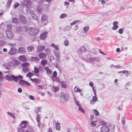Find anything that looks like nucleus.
<instances>
[{
    "label": "nucleus",
    "mask_w": 132,
    "mask_h": 132,
    "mask_svg": "<svg viewBox=\"0 0 132 132\" xmlns=\"http://www.w3.org/2000/svg\"><path fill=\"white\" fill-rule=\"evenodd\" d=\"M7 80L13 81L14 80L15 82H17L19 80L22 79L23 78L22 76L20 75L17 76H14L13 75L9 74L6 75L5 77Z\"/></svg>",
    "instance_id": "1"
},
{
    "label": "nucleus",
    "mask_w": 132,
    "mask_h": 132,
    "mask_svg": "<svg viewBox=\"0 0 132 132\" xmlns=\"http://www.w3.org/2000/svg\"><path fill=\"white\" fill-rule=\"evenodd\" d=\"M114 125L111 123L109 124L107 126H104L101 128L102 132H110L114 129Z\"/></svg>",
    "instance_id": "2"
},
{
    "label": "nucleus",
    "mask_w": 132,
    "mask_h": 132,
    "mask_svg": "<svg viewBox=\"0 0 132 132\" xmlns=\"http://www.w3.org/2000/svg\"><path fill=\"white\" fill-rule=\"evenodd\" d=\"M40 30L36 28L30 27L29 31V34L32 36H35L39 33Z\"/></svg>",
    "instance_id": "3"
},
{
    "label": "nucleus",
    "mask_w": 132,
    "mask_h": 132,
    "mask_svg": "<svg viewBox=\"0 0 132 132\" xmlns=\"http://www.w3.org/2000/svg\"><path fill=\"white\" fill-rule=\"evenodd\" d=\"M38 4H39L37 8V11L38 13H40L42 12L43 10L42 4L44 2L42 0H38Z\"/></svg>",
    "instance_id": "4"
},
{
    "label": "nucleus",
    "mask_w": 132,
    "mask_h": 132,
    "mask_svg": "<svg viewBox=\"0 0 132 132\" xmlns=\"http://www.w3.org/2000/svg\"><path fill=\"white\" fill-rule=\"evenodd\" d=\"M48 17L45 15H43L41 18V23L42 26H45L48 22Z\"/></svg>",
    "instance_id": "5"
},
{
    "label": "nucleus",
    "mask_w": 132,
    "mask_h": 132,
    "mask_svg": "<svg viewBox=\"0 0 132 132\" xmlns=\"http://www.w3.org/2000/svg\"><path fill=\"white\" fill-rule=\"evenodd\" d=\"M22 5L24 6H26L27 8H31L32 7V3L29 0H24Z\"/></svg>",
    "instance_id": "6"
},
{
    "label": "nucleus",
    "mask_w": 132,
    "mask_h": 132,
    "mask_svg": "<svg viewBox=\"0 0 132 132\" xmlns=\"http://www.w3.org/2000/svg\"><path fill=\"white\" fill-rule=\"evenodd\" d=\"M21 65L23 67L22 70L24 73L29 71V69L27 67L29 65V63L26 62L22 64Z\"/></svg>",
    "instance_id": "7"
},
{
    "label": "nucleus",
    "mask_w": 132,
    "mask_h": 132,
    "mask_svg": "<svg viewBox=\"0 0 132 132\" xmlns=\"http://www.w3.org/2000/svg\"><path fill=\"white\" fill-rule=\"evenodd\" d=\"M9 65L13 67L19 66L21 64V63L18 61L13 60L9 63Z\"/></svg>",
    "instance_id": "8"
},
{
    "label": "nucleus",
    "mask_w": 132,
    "mask_h": 132,
    "mask_svg": "<svg viewBox=\"0 0 132 132\" xmlns=\"http://www.w3.org/2000/svg\"><path fill=\"white\" fill-rule=\"evenodd\" d=\"M17 51L16 48L15 47H11L10 50L8 52V54L10 55L15 54Z\"/></svg>",
    "instance_id": "9"
},
{
    "label": "nucleus",
    "mask_w": 132,
    "mask_h": 132,
    "mask_svg": "<svg viewBox=\"0 0 132 132\" xmlns=\"http://www.w3.org/2000/svg\"><path fill=\"white\" fill-rule=\"evenodd\" d=\"M84 60L87 63H93L95 61L98 62L99 61L95 57H90L88 59H85Z\"/></svg>",
    "instance_id": "10"
},
{
    "label": "nucleus",
    "mask_w": 132,
    "mask_h": 132,
    "mask_svg": "<svg viewBox=\"0 0 132 132\" xmlns=\"http://www.w3.org/2000/svg\"><path fill=\"white\" fill-rule=\"evenodd\" d=\"M5 33L7 37L10 39L12 38L13 37V34L12 32L9 30H6Z\"/></svg>",
    "instance_id": "11"
},
{
    "label": "nucleus",
    "mask_w": 132,
    "mask_h": 132,
    "mask_svg": "<svg viewBox=\"0 0 132 132\" xmlns=\"http://www.w3.org/2000/svg\"><path fill=\"white\" fill-rule=\"evenodd\" d=\"M54 54L56 57V59L57 61L60 62V61H61L60 60V53L59 51H56L55 50L54 51Z\"/></svg>",
    "instance_id": "12"
},
{
    "label": "nucleus",
    "mask_w": 132,
    "mask_h": 132,
    "mask_svg": "<svg viewBox=\"0 0 132 132\" xmlns=\"http://www.w3.org/2000/svg\"><path fill=\"white\" fill-rule=\"evenodd\" d=\"M61 97L65 101H67L69 98V96L68 95L63 93L61 94Z\"/></svg>",
    "instance_id": "13"
},
{
    "label": "nucleus",
    "mask_w": 132,
    "mask_h": 132,
    "mask_svg": "<svg viewBox=\"0 0 132 132\" xmlns=\"http://www.w3.org/2000/svg\"><path fill=\"white\" fill-rule=\"evenodd\" d=\"M47 32L44 31L41 33L40 35V38L42 40L45 39L47 36Z\"/></svg>",
    "instance_id": "14"
},
{
    "label": "nucleus",
    "mask_w": 132,
    "mask_h": 132,
    "mask_svg": "<svg viewBox=\"0 0 132 132\" xmlns=\"http://www.w3.org/2000/svg\"><path fill=\"white\" fill-rule=\"evenodd\" d=\"M45 46L44 45H40L38 46L37 48V52H42L45 49Z\"/></svg>",
    "instance_id": "15"
},
{
    "label": "nucleus",
    "mask_w": 132,
    "mask_h": 132,
    "mask_svg": "<svg viewBox=\"0 0 132 132\" xmlns=\"http://www.w3.org/2000/svg\"><path fill=\"white\" fill-rule=\"evenodd\" d=\"M19 19L21 22L24 24H25L27 23L26 18L25 17L22 15H21L19 16Z\"/></svg>",
    "instance_id": "16"
},
{
    "label": "nucleus",
    "mask_w": 132,
    "mask_h": 132,
    "mask_svg": "<svg viewBox=\"0 0 132 132\" xmlns=\"http://www.w3.org/2000/svg\"><path fill=\"white\" fill-rule=\"evenodd\" d=\"M46 54L43 53H41L38 54L39 57L41 59H43L45 58L46 57Z\"/></svg>",
    "instance_id": "17"
},
{
    "label": "nucleus",
    "mask_w": 132,
    "mask_h": 132,
    "mask_svg": "<svg viewBox=\"0 0 132 132\" xmlns=\"http://www.w3.org/2000/svg\"><path fill=\"white\" fill-rule=\"evenodd\" d=\"M18 51L19 52L22 54H24L26 52L25 49L23 47L19 48Z\"/></svg>",
    "instance_id": "18"
},
{
    "label": "nucleus",
    "mask_w": 132,
    "mask_h": 132,
    "mask_svg": "<svg viewBox=\"0 0 132 132\" xmlns=\"http://www.w3.org/2000/svg\"><path fill=\"white\" fill-rule=\"evenodd\" d=\"M20 125L22 128H24L26 127L27 125V122L26 121H23L21 122Z\"/></svg>",
    "instance_id": "19"
},
{
    "label": "nucleus",
    "mask_w": 132,
    "mask_h": 132,
    "mask_svg": "<svg viewBox=\"0 0 132 132\" xmlns=\"http://www.w3.org/2000/svg\"><path fill=\"white\" fill-rule=\"evenodd\" d=\"M51 46L55 48L58 51L59 50V48L58 46L57 45H55L53 43L51 44Z\"/></svg>",
    "instance_id": "20"
},
{
    "label": "nucleus",
    "mask_w": 132,
    "mask_h": 132,
    "mask_svg": "<svg viewBox=\"0 0 132 132\" xmlns=\"http://www.w3.org/2000/svg\"><path fill=\"white\" fill-rule=\"evenodd\" d=\"M34 50V47L32 46H29L27 47V51L28 52H32Z\"/></svg>",
    "instance_id": "21"
},
{
    "label": "nucleus",
    "mask_w": 132,
    "mask_h": 132,
    "mask_svg": "<svg viewBox=\"0 0 132 132\" xmlns=\"http://www.w3.org/2000/svg\"><path fill=\"white\" fill-rule=\"evenodd\" d=\"M47 63V61L46 60H42L41 62V64L43 66H44Z\"/></svg>",
    "instance_id": "22"
},
{
    "label": "nucleus",
    "mask_w": 132,
    "mask_h": 132,
    "mask_svg": "<svg viewBox=\"0 0 132 132\" xmlns=\"http://www.w3.org/2000/svg\"><path fill=\"white\" fill-rule=\"evenodd\" d=\"M61 84L62 87L64 88H66L67 87V86L65 82L64 81H61Z\"/></svg>",
    "instance_id": "23"
},
{
    "label": "nucleus",
    "mask_w": 132,
    "mask_h": 132,
    "mask_svg": "<svg viewBox=\"0 0 132 132\" xmlns=\"http://www.w3.org/2000/svg\"><path fill=\"white\" fill-rule=\"evenodd\" d=\"M74 90L76 92H80L82 91V90H80L78 86H76L75 87Z\"/></svg>",
    "instance_id": "24"
},
{
    "label": "nucleus",
    "mask_w": 132,
    "mask_h": 132,
    "mask_svg": "<svg viewBox=\"0 0 132 132\" xmlns=\"http://www.w3.org/2000/svg\"><path fill=\"white\" fill-rule=\"evenodd\" d=\"M59 87H55L53 86L52 88V90L53 92H56L59 90Z\"/></svg>",
    "instance_id": "25"
},
{
    "label": "nucleus",
    "mask_w": 132,
    "mask_h": 132,
    "mask_svg": "<svg viewBox=\"0 0 132 132\" xmlns=\"http://www.w3.org/2000/svg\"><path fill=\"white\" fill-rule=\"evenodd\" d=\"M31 60L32 61L37 62L39 60V59L37 57H32L31 58Z\"/></svg>",
    "instance_id": "26"
},
{
    "label": "nucleus",
    "mask_w": 132,
    "mask_h": 132,
    "mask_svg": "<svg viewBox=\"0 0 132 132\" xmlns=\"http://www.w3.org/2000/svg\"><path fill=\"white\" fill-rule=\"evenodd\" d=\"M71 28V26L70 27L69 26H67L65 27L64 31H67L70 30Z\"/></svg>",
    "instance_id": "27"
},
{
    "label": "nucleus",
    "mask_w": 132,
    "mask_h": 132,
    "mask_svg": "<svg viewBox=\"0 0 132 132\" xmlns=\"http://www.w3.org/2000/svg\"><path fill=\"white\" fill-rule=\"evenodd\" d=\"M97 122V120L94 121H92L91 122V125L92 127H95L96 125V123Z\"/></svg>",
    "instance_id": "28"
},
{
    "label": "nucleus",
    "mask_w": 132,
    "mask_h": 132,
    "mask_svg": "<svg viewBox=\"0 0 132 132\" xmlns=\"http://www.w3.org/2000/svg\"><path fill=\"white\" fill-rule=\"evenodd\" d=\"M30 79L32 80V81L34 82L36 84H38L39 83V80L37 79L34 78V79H32L31 78H30Z\"/></svg>",
    "instance_id": "29"
},
{
    "label": "nucleus",
    "mask_w": 132,
    "mask_h": 132,
    "mask_svg": "<svg viewBox=\"0 0 132 132\" xmlns=\"http://www.w3.org/2000/svg\"><path fill=\"white\" fill-rule=\"evenodd\" d=\"M86 49L84 47H81L79 49V51L81 53H83L85 51Z\"/></svg>",
    "instance_id": "30"
},
{
    "label": "nucleus",
    "mask_w": 132,
    "mask_h": 132,
    "mask_svg": "<svg viewBox=\"0 0 132 132\" xmlns=\"http://www.w3.org/2000/svg\"><path fill=\"white\" fill-rule=\"evenodd\" d=\"M64 45L66 46H68L69 44V41L67 39H66L64 42Z\"/></svg>",
    "instance_id": "31"
},
{
    "label": "nucleus",
    "mask_w": 132,
    "mask_h": 132,
    "mask_svg": "<svg viewBox=\"0 0 132 132\" xmlns=\"http://www.w3.org/2000/svg\"><path fill=\"white\" fill-rule=\"evenodd\" d=\"M57 74L56 71H55L53 73V76L52 77V80H54V78L56 77Z\"/></svg>",
    "instance_id": "32"
},
{
    "label": "nucleus",
    "mask_w": 132,
    "mask_h": 132,
    "mask_svg": "<svg viewBox=\"0 0 132 132\" xmlns=\"http://www.w3.org/2000/svg\"><path fill=\"white\" fill-rule=\"evenodd\" d=\"M56 129L57 130H60V124L59 122H57L56 125Z\"/></svg>",
    "instance_id": "33"
},
{
    "label": "nucleus",
    "mask_w": 132,
    "mask_h": 132,
    "mask_svg": "<svg viewBox=\"0 0 132 132\" xmlns=\"http://www.w3.org/2000/svg\"><path fill=\"white\" fill-rule=\"evenodd\" d=\"M29 9V8H27L26 11L27 12H29L31 15L34 14V12L31 10Z\"/></svg>",
    "instance_id": "34"
},
{
    "label": "nucleus",
    "mask_w": 132,
    "mask_h": 132,
    "mask_svg": "<svg viewBox=\"0 0 132 132\" xmlns=\"http://www.w3.org/2000/svg\"><path fill=\"white\" fill-rule=\"evenodd\" d=\"M93 111L96 116H98L99 115V113L97 110L94 109Z\"/></svg>",
    "instance_id": "35"
},
{
    "label": "nucleus",
    "mask_w": 132,
    "mask_h": 132,
    "mask_svg": "<svg viewBox=\"0 0 132 132\" xmlns=\"http://www.w3.org/2000/svg\"><path fill=\"white\" fill-rule=\"evenodd\" d=\"M12 2V1L9 0L8 1L7 4L6 5V8L7 9H8L9 7Z\"/></svg>",
    "instance_id": "36"
},
{
    "label": "nucleus",
    "mask_w": 132,
    "mask_h": 132,
    "mask_svg": "<svg viewBox=\"0 0 132 132\" xmlns=\"http://www.w3.org/2000/svg\"><path fill=\"white\" fill-rule=\"evenodd\" d=\"M129 72V71L126 70H124L122 71H118V73H122L123 74H126L128 73Z\"/></svg>",
    "instance_id": "37"
},
{
    "label": "nucleus",
    "mask_w": 132,
    "mask_h": 132,
    "mask_svg": "<svg viewBox=\"0 0 132 132\" xmlns=\"http://www.w3.org/2000/svg\"><path fill=\"white\" fill-rule=\"evenodd\" d=\"M45 70L47 71V72L48 73L51 74L52 73V71L51 70L49 69L48 68L46 67V68H45Z\"/></svg>",
    "instance_id": "38"
},
{
    "label": "nucleus",
    "mask_w": 132,
    "mask_h": 132,
    "mask_svg": "<svg viewBox=\"0 0 132 132\" xmlns=\"http://www.w3.org/2000/svg\"><path fill=\"white\" fill-rule=\"evenodd\" d=\"M36 88L38 89H41L42 90L43 89V86L41 85H36Z\"/></svg>",
    "instance_id": "39"
},
{
    "label": "nucleus",
    "mask_w": 132,
    "mask_h": 132,
    "mask_svg": "<svg viewBox=\"0 0 132 132\" xmlns=\"http://www.w3.org/2000/svg\"><path fill=\"white\" fill-rule=\"evenodd\" d=\"M22 29V28L21 27H16V30L18 32H20Z\"/></svg>",
    "instance_id": "40"
},
{
    "label": "nucleus",
    "mask_w": 132,
    "mask_h": 132,
    "mask_svg": "<svg viewBox=\"0 0 132 132\" xmlns=\"http://www.w3.org/2000/svg\"><path fill=\"white\" fill-rule=\"evenodd\" d=\"M9 46H10V48L11 47H13V46H16V44L15 43H9L8 44Z\"/></svg>",
    "instance_id": "41"
},
{
    "label": "nucleus",
    "mask_w": 132,
    "mask_h": 132,
    "mask_svg": "<svg viewBox=\"0 0 132 132\" xmlns=\"http://www.w3.org/2000/svg\"><path fill=\"white\" fill-rule=\"evenodd\" d=\"M67 16V14L65 13H62L61 15L60 16V18L61 19H63L65 17H66Z\"/></svg>",
    "instance_id": "42"
},
{
    "label": "nucleus",
    "mask_w": 132,
    "mask_h": 132,
    "mask_svg": "<svg viewBox=\"0 0 132 132\" xmlns=\"http://www.w3.org/2000/svg\"><path fill=\"white\" fill-rule=\"evenodd\" d=\"M7 113L8 114L10 115L14 119L15 118V116H14V113L10 112H8Z\"/></svg>",
    "instance_id": "43"
},
{
    "label": "nucleus",
    "mask_w": 132,
    "mask_h": 132,
    "mask_svg": "<svg viewBox=\"0 0 132 132\" xmlns=\"http://www.w3.org/2000/svg\"><path fill=\"white\" fill-rule=\"evenodd\" d=\"M52 1V0H45V1H46L48 3V4L47 5L45 4V5H46V6L47 7H48L50 6V3L51 1Z\"/></svg>",
    "instance_id": "44"
},
{
    "label": "nucleus",
    "mask_w": 132,
    "mask_h": 132,
    "mask_svg": "<svg viewBox=\"0 0 132 132\" xmlns=\"http://www.w3.org/2000/svg\"><path fill=\"white\" fill-rule=\"evenodd\" d=\"M12 22L13 23H17L18 21V20L15 18H13Z\"/></svg>",
    "instance_id": "45"
},
{
    "label": "nucleus",
    "mask_w": 132,
    "mask_h": 132,
    "mask_svg": "<svg viewBox=\"0 0 132 132\" xmlns=\"http://www.w3.org/2000/svg\"><path fill=\"white\" fill-rule=\"evenodd\" d=\"M33 74L31 72H29L26 75V76L30 78L32 76Z\"/></svg>",
    "instance_id": "46"
},
{
    "label": "nucleus",
    "mask_w": 132,
    "mask_h": 132,
    "mask_svg": "<svg viewBox=\"0 0 132 132\" xmlns=\"http://www.w3.org/2000/svg\"><path fill=\"white\" fill-rule=\"evenodd\" d=\"M5 44V42L4 40H0V47L3 46Z\"/></svg>",
    "instance_id": "47"
},
{
    "label": "nucleus",
    "mask_w": 132,
    "mask_h": 132,
    "mask_svg": "<svg viewBox=\"0 0 132 132\" xmlns=\"http://www.w3.org/2000/svg\"><path fill=\"white\" fill-rule=\"evenodd\" d=\"M89 29V27L88 26H86L84 27V28L83 30L85 31L84 33H85L87 32L88 30Z\"/></svg>",
    "instance_id": "48"
},
{
    "label": "nucleus",
    "mask_w": 132,
    "mask_h": 132,
    "mask_svg": "<svg viewBox=\"0 0 132 132\" xmlns=\"http://www.w3.org/2000/svg\"><path fill=\"white\" fill-rule=\"evenodd\" d=\"M121 122L122 123L123 127L124 125H125V118L124 117H123L121 119Z\"/></svg>",
    "instance_id": "49"
},
{
    "label": "nucleus",
    "mask_w": 132,
    "mask_h": 132,
    "mask_svg": "<svg viewBox=\"0 0 132 132\" xmlns=\"http://www.w3.org/2000/svg\"><path fill=\"white\" fill-rule=\"evenodd\" d=\"M78 110L81 111L82 113H84L85 112V111L81 107V106L78 107Z\"/></svg>",
    "instance_id": "50"
},
{
    "label": "nucleus",
    "mask_w": 132,
    "mask_h": 132,
    "mask_svg": "<svg viewBox=\"0 0 132 132\" xmlns=\"http://www.w3.org/2000/svg\"><path fill=\"white\" fill-rule=\"evenodd\" d=\"M32 18L35 20H37V21L38 20V18L37 16L35 15V14H34L31 15Z\"/></svg>",
    "instance_id": "51"
},
{
    "label": "nucleus",
    "mask_w": 132,
    "mask_h": 132,
    "mask_svg": "<svg viewBox=\"0 0 132 132\" xmlns=\"http://www.w3.org/2000/svg\"><path fill=\"white\" fill-rule=\"evenodd\" d=\"M34 70V72L35 73H38L39 72V69L38 68H35Z\"/></svg>",
    "instance_id": "52"
},
{
    "label": "nucleus",
    "mask_w": 132,
    "mask_h": 132,
    "mask_svg": "<svg viewBox=\"0 0 132 132\" xmlns=\"http://www.w3.org/2000/svg\"><path fill=\"white\" fill-rule=\"evenodd\" d=\"M19 60L21 61H24L25 58L23 56H20L19 57Z\"/></svg>",
    "instance_id": "53"
},
{
    "label": "nucleus",
    "mask_w": 132,
    "mask_h": 132,
    "mask_svg": "<svg viewBox=\"0 0 132 132\" xmlns=\"http://www.w3.org/2000/svg\"><path fill=\"white\" fill-rule=\"evenodd\" d=\"M24 81H25L23 80H21L19 81V84L21 85H24Z\"/></svg>",
    "instance_id": "54"
},
{
    "label": "nucleus",
    "mask_w": 132,
    "mask_h": 132,
    "mask_svg": "<svg viewBox=\"0 0 132 132\" xmlns=\"http://www.w3.org/2000/svg\"><path fill=\"white\" fill-rule=\"evenodd\" d=\"M40 117L38 114L36 117V119L37 122H40Z\"/></svg>",
    "instance_id": "55"
},
{
    "label": "nucleus",
    "mask_w": 132,
    "mask_h": 132,
    "mask_svg": "<svg viewBox=\"0 0 132 132\" xmlns=\"http://www.w3.org/2000/svg\"><path fill=\"white\" fill-rule=\"evenodd\" d=\"M54 80H52L53 81H56L58 82H59L60 81V79L58 78H56V77L54 78Z\"/></svg>",
    "instance_id": "56"
},
{
    "label": "nucleus",
    "mask_w": 132,
    "mask_h": 132,
    "mask_svg": "<svg viewBox=\"0 0 132 132\" xmlns=\"http://www.w3.org/2000/svg\"><path fill=\"white\" fill-rule=\"evenodd\" d=\"M92 100L94 101H97L98 100L97 97L96 96H93Z\"/></svg>",
    "instance_id": "57"
},
{
    "label": "nucleus",
    "mask_w": 132,
    "mask_h": 132,
    "mask_svg": "<svg viewBox=\"0 0 132 132\" xmlns=\"http://www.w3.org/2000/svg\"><path fill=\"white\" fill-rule=\"evenodd\" d=\"M100 123L102 125H106V123L105 121H100Z\"/></svg>",
    "instance_id": "58"
},
{
    "label": "nucleus",
    "mask_w": 132,
    "mask_h": 132,
    "mask_svg": "<svg viewBox=\"0 0 132 132\" xmlns=\"http://www.w3.org/2000/svg\"><path fill=\"white\" fill-rule=\"evenodd\" d=\"M19 3L17 2L15 3L14 5V7L15 8H16L19 6Z\"/></svg>",
    "instance_id": "59"
},
{
    "label": "nucleus",
    "mask_w": 132,
    "mask_h": 132,
    "mask_svg": "<svg viewBox=\"0 0 132 132\" xmlns=\"http://www.w3.org/2000/svg\"><path fill=\"white\" fill-rule=\"evenodd\" d=\"M123 32V29H120L119 30V32L120 34H122Z\"/></svg>",
    "instance_id": "60"
},
{
    "label": "nucleus",
    "mask_w": 132,
    "mask_h": 132,
    "mask_svg": "<svg viewBox=\"0 0 132 132\" xmlns=\"http://www.w3.org/2000/svg\"><path fill=\"white\" fill-rule=\"evenodd\" d=\"M118 27L119 26H114L113 27L112 29L113 30H116L118 28Z\"/></svg>",
    "instance_id": "61"
},
{
    "label": "nucleus",
    "mask_w": 132,
    "mask_h": 132,
    "mask_svg": "<svg viewBox=\"0 0 132 132\" xmlns=\"http://www.w3.org/2000/svg\"><path fill=\"white\" fill-rule=\"evenodd\" d=\"M26 84L28 86H30V83L28 82L27 81H24V85Z\"/></svg>",
    "instance_id": "62"
},
{
    "label": "nucleus",
    "mask_w": 132,
    "mask_h": 132,
    "mask_svg": "<svg viewBox=\"0 0 132 132\" xmlns=\"http://www.w3.org/2000/svg\"><path fill=\"white\" fill-rule=\"evenodd\" d=\"M26 132H33V130L32 129H29L26 130Z\"/></svg>",
    "instance_id": "63"
},
{
    "label": "nucleus",
    "mask_w": 132,
    "mask_h": 132,
    "mask_svg": "<svg viewBox=\"0 0 132 132\" xmlns=\"http://www.w3.org/2000/svg\"><path fill=\"white\" fill-rule=\"evenodd\" d=\"M18 132H24L23 130L21 128H19L18 129Z\"/></svg>",
    "instance_id": "64"
}]
</instances>
